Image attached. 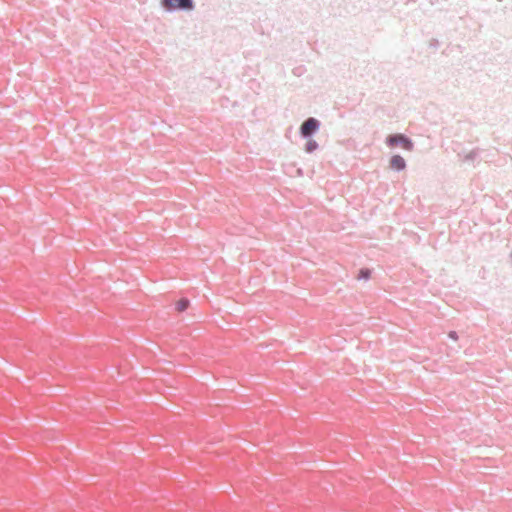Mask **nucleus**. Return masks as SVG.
I'll return each instance as SVG.
<instances>
[{
    "instance_id": "f257e3e1",
    "label": "nucleus",
    "mask_w": 512,
    "mask_h": 512,
    "mask_svg": "<svg viewBox=\"0 0 512 512\" xmlns=\"http://www.w3.org/2000/svg\"><path fill=\"white\" fill-rule=\"evenodd\" d=\"M386 144L389 147L401 146L403 149L407 151H412L414 149V143L410 138H408L404 134H392L386 138Z\"/></svg>"
},
{
    "instance_id": "f03ea898",
    "label": "nucleus",
    "mask_w": 512,
    "mask_h": 512,
    "mask_svg": "<svg viewBox=\"0 0 512 512\" xmlns=\"http://www.w3.org/2000/svg\"><path fill=\"white\" fill-rule=\"evenodd\" d=\"M320 127V121L316 118L309 117L306 119L301 127H300V134L304 138L311 137Z\"/></svg>"
},
{
    "instance_id": "7ed1b4c3",
    "label": "nucleus",
    "mask_w": 512,
    "mask_h": 512,
    "mask_svg": "<svg viewBox=\"0 0 512 512\" xmlns=\"http://www.w3.org/2000/svg\"><path fill=\"white\" fill-rule=\"evenodd\" d=\"M162 4L168 11L176 9L191 10L194 8L193 0H162Z\"/></svg>"
},
{
    "instance_id": "20e7f679",
    "label": "nucleus",
    "mask_w": 512,
    "mask_h": 512,
    "mask_svg": "<svg viewBox=\"0 0 512 512\" xmlns=\"http://www.w3.org/2000/svg\"><path fill=\"white\" fill-rule=\"evenodd\" d=\"M389 167L396 171H402L406 168V161L400 155H393L389 161Z\"/></svg>"
},
{
    "instance_id": "39448f33",
    "label": "nucleus",
    "mask_w": 512,
    "mask_h": 512,
    "mask_svg": "<svg viewBox=\"0 0 512 512\" xmlns=\"http://www.w3.org/2000/svg\"><path fill=\"white\" fill-rule=\"evenodd\" d=\"M189 307V300L186 299V298H181L179 301H177L176 303V310L178 312H183L185 311L187 308Z\"/></svg>"
},
{
    "instance_id": "423d86ee",
    "label": "nucleus",
    "mask_w": 512,
    "mask_h": 512,
    "mask_svg": "<svg viewBox=\"0 0 512 512\" xmlns=\"http://www.w3.org/2000/svg\"><path fill=\"white\" fill-rule=\"evenodd\" d=\"M318 146L319 145H318V143L315 140L310 139V140L307 141V143L305 145V151L307 153H312V152H314L315 150L318 149Z\"/></svg>"
},
{
    "instance_id": "0eeeda50",
    "label": "nucleus",
    "mask_w": 512,
    "mask_h": 512,
    "mask_svg": "<svg viewBox=\"0 0 512 512\" xmlns=\"http://www.w3.org/2000/svg\"><path fill=\"white\" fill-rule=\"evenodd\" d=\"M479 153H480V149L475 148V149L471 150L469 153H467L464 156L463 160L464 161H473L474 159H476L479 156Z\"/></svg>"
},
{
    "instance_id": "6e6552de",
    "label": "nucleus",
    "mask_w": 512,
    "mask_h": 512,
    "mask_svg": "<svg viewBox=\"0 0 512 512\" xmlns=\"http://www.w3.org/2000/svg\"><path fill=\"white\" fill-rule=\"evenodd\" d=\"M371 275V272L369 269H361L359 273V278L362 279H369Z\"/></svg>"
},
{
    "instance_id": "1a4fd4ad",
    "label": "nucleus",
    "mask_w": 512,
    "mask_h": 512,
    "mask_svg": "<svg viewBox=\"0 0 512 512\" xmlns=\"http://www.w3.org/2000/svg\"><path fill=\"white\" fill-rule=\"evenodd\" d=\"M448 336H449V338H451V339H453V340H458V334H457V332H456V331H450V332L448 333Z\"/></svg>"
}]
</instances>
